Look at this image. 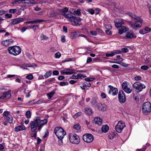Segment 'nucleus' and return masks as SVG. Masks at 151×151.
<instances>
[{"instance_id": "f257e3e1", "label": "nucleus", "mask_w": 151, "mask_h": 151, "mask_svg": "<svg viewBox=\"0 0 151 151\" xmlns=\"http://www.w3.org/2000/svg\"><path fill=\"white\" fill-rule=\"evenodd\" d=\"M55 133L58 138L60 140L62 143L63 142V139L66 134V132L61 127H56L54 130Z\"/></svg>"}, {"instance_id": "f03ea898", "label": "nucleus", "mask_w": 151, "mask_h": 151, "mask_svg": "<svg viewBox=\"0 0 151 151\" xmlns=\"http://www.w3.org/2000/svg\"><path fill=\"white\" fill-rule=\"evenodd\" d=\"M8 50L11 55L17 56L21 53L22 49L20 47L14 45L9 47Z\"/></svg>"}, {"instance_id": "7ed1b4c3", "label": "nucleus", "mask_w": 151, "mask_h": 151, "mask_svg": "<svg viewBox=\"0 0 151 151\" xmlns=\"http://www.w3.org/2000/svg\"><path fill=\"white\" fill-rule=\"evenodd\" d=\"M142 112L145 114H147L151 111V104L150 102L147 101L143 103L142 108Z\"/></svg>"}, {"instance_id": "20e7f679", "label": "nucleus", "mask_w": 151, "mask_h": 151, "mask_svg": "<svg viewBox=\"0 0 151 151\" xmlns=\"http://www.w3.org/2000/svg\"><path fill=\"white\" fill-rule=\"evenodd\" d=\"M69 139L72 143L78 144L80 142V138L79 136L76 134L70 133L69 135Z\"/></svg>"}, {"instance_id": "39448f33", "label": "nucleus", "mask_w": 151, "mask_h": 151, "mask_svg": "<svg viewBox=\"0 0 151 151\" xmlns=\"http://www.w3.org/2000/svg\"><path fill=\"white\" fill-rule=\"evenodd\" d=\"M133 87L137 93L141 91L142 89L146 88L145 86L139 82H136L133 85Z\"/></svg>"}, {"instance_id": "423d86ee", "label": "nucleus", "mask_w": 151, "mask_h": 151, "mask_svg": "<svg viewBox=\"0 0 151 151\" xmlns=\"http://www.w3.org/2000/svg\"><path fill=\"white\" fill-rule=\"evenodd\" d=\"M143 19L141 18L137 20L134 24H133L132 22L130 21L129 22V24L132 28L135 29L137 28L141 27L142 26Z\"/></svg>"}, {"instance_id": "0eeeda50", "label": "nucleus", "mask_w": 151, "mask_h": 151, "mask_svg": "<svg viewBox=\"0 0 151 151\" xmlns=\"http://www.w3.org/2000/svg\"><path fill=\"white\" fill-rule=\"evenodd\" d=\"M125 127V125L124 122L120 121L118 122L117 124L115 127V129L117 132L121 133Z\"/></svg>"}, {"instance_id": "6e6552de", "label": "nucleus", "mask_w": 151, "mask_h": 151, "mask_svg": "<svg viewBox=\"0 0 151 151\" xmlns=\"http://www.w3.org/2000/svg\"><path fill=\"white\" fill-rule=\"evenodd\" d=\"M83 140L87 143H90L94 139V137L92 135L89 133L85 134L83 136Z\"/></svg>"}, {"instance_id": "1a4fd4ad", "label": "nucleus", "mask_w": 151, "mask_h": 151, "mask_svg": "<svg viewBox=\"0 0 151 151\" xmlns=\"http://www.w3.org/2000/svg\"><path fill=\"white\" fill-rule=\"evenodd\" d=\"M81 19L79 17H76L75 15L72 20L69 22L74 26L80 25L81 24Z\"/></svg>"}, {"instance_id": "9d476101", "label": "nucleus", "mask_w": 151, "mask_h": 151, "mask_svg": "<svg viewBox=\"0 0 151 151\" xmlns=\"http://www.w3.org/2000/svg\"><path fill=\"white\" fill-rule=\"evenodd\" d=\"M118 99L121 103H124L126 101V97L124 93L122 90L119 91L118 93Z\"/></svg>"}, {"instance_id": "9b49d317", "label": "nucleus", "mask_w": 151, "mask_h": 151, "mask_svg": "<svg viewBox=\"0 0 151 151\" xmlns=\"http://www.w3.org/2000/svg\"><path fill=\"white\" fill-rule=\"evenodd\" d=\"M29 126L31 127V131L32 132H34L37 130V128L38 129L39 123L38 122H37L36 121H32L30 122Z\"/></svg>"}, {"instance_id": "f8f14e48", "label": "nucleus", "mask_w": 151, "mask_h": 151, "mask_svg": "<svg viewBox=\"0 0 151 151\" xmlns=\"http://www.w3.org/2000/svg\"><path fill=\"white\" fill-rule=\"evenodd\" d=\"M122 88L124 91L128 93H130L132 91V88L131 86L128 87L127 82H124L122 84Z\"/></svg>"}, {"instance_id": "ddd939ff", "label": "nucleus", "mask_w": 151, "mask_h": 151, "mask_svg": "<svg viewBox=\"0 0 151 151\" xmlns=\"http://www.w3.org/2000/svg\"><path fill=\"white\" fill-rule=\"evenodd\" d=\"M136 37V36L134 33L133 31L130 30L126 33L124 38V39L135 38Z\"/></svg>"}, {"instance_id": "4468645a", "label": "nucleus", "mask_w": 151, "mask_h": 151, "mask_svg": "<svg viewBox=\"0 0 151 151\" xmlns=\"http://www.w3.org/2000/svg\"><path fill=\"white\" fill-rule=\"evenodd\" d=\"M11 90H9L3 93V95L0 97V99H3L5 98H9L11 97Z\"/></svg>"}, {"instance_id": "2eb2a0df", "label": "nucleus", "mask_w": 151, "mask_h": 151, "mask_svg": "<svg viewBox=\"0 0 151 151\" xmlns=\"http://www.w3.org/2000/svg\"><path fill=\"white\" fill-rule=\"evenodd\" d=\"M108 87L110 88V91L109 92V93H111L112 92V94L113 96H115L117 94L118 90L116 88H114L111 85H109Z\"/></svg>"}, {"instance_id": "dca6fc26", "label": "nucleus", "mask_w": 151, "mask_h": 151, "mask_svg": "<svg viewBox=\"0 0 151 151\" xmlns=\"http://www.w3.org/2000/svg\"><path fill=\"white\" fill-rule=\"evenodd\" d=\"M75 15L72 12H70L69 13L68 12L66 14H65L64 16L67 19V20L70 22L71 21V20H72V19L74 17V16Z\"/></svg>"}, {"instance_id": "f3484780", "label": "nucleus", "mask_w": 151, "mask_h": 151, "mask_svg": "<svg viewBox=\"0 0 151 151\" xmlns=\"http://www.w3.org/2000/svg\"><path fill=\"white\" fill-rule=\"evenodd\" d=\"M24 19L23 18H16L13 19V21L11 22V24L14 25L18 24L23 21Z\"/></svg>"}, {"instance_id": "a211bd4d", "label": "nucleus", "mask_w": 151, "mask_h": 151, "mask_svg": "<svg viewBox=\"0 0 151 151\" xmlns=\"http://www.w3.org/2000/svg\"><path fill=\"white\" fill-rule=\"evenodd\" d=\"M102 119L99 117H96L94 119L93 123L101 125L102 124Z\"/></svg>"}, {"instance_id": "6ab92c4d", "label": "nucleus", "mask_w": 151, "mask_h": 151, "mask_svg": "<svg viewBox=\"0 0 151 151\" xmlns=\"http://www.w3.org/2000/svg\"><path fill=\"white\" fill-rule=\"evenodd\" d=\"M47 122V119H44L40 120L39 123V127H38V130L40 131V129L42 128V126L45 124H46Z\"/></svg>"}, {"instance_id": "aec40b11", "label": "nucleus", "mask_w": 151, "mask_h": 151, "mask_svg": "<svg viewBox=\"0 0 151 151\" xmlns=\"http://www.w3.org/2000/svg\"><path fill=\"white\" fill-rule=\"evenodd\" d=\"M70 35L72 37L71 38L72 39H74L75 37H76L77 36H81L86 38V39L88 40L87 37L84 35H80L78 36L77 34V33L76 32H74L70 34Z\"/></svg>"}, {"instance_id": "412c9836", "label": "nucleus", "mask_w": 151, "mask_h": 151, "mask_svg": "<svg viewBox=\"0 0 151 151\" xmlns=\"http://www.w3.org/2000/svg\"><path fill=\"white\" fill-rule=\"evenodd\" d=\"M129 30V29L124 26L121 27V29L119 30V33L120 35H122L123 32H125Z\"/></svg>"}, {"instance_id": "4be33fe9", "label": "nucleus", "mask_w": 151, "mask_h": 151, "mask_svg": "<svg viewBox=\"0 0 151 151\" xmlns=\"http://www.w3.org/2000/svg\"><path fill=\"white\" fill-rule=\"evenodd\" d=\"M26 127L24 125H19L16 127L15 128V131L16 132H19L25 129Z\"/></svg>"}, {"instance_id": "5701e85b", "label": "nucleus", "mask_w": 151, "mask_h": 151, "mask_svg": "<svg viewBox=\"0 0 151 151\" xmlns=\"http://www.w3.org/2000/svg\"><path fill=\"white\" fill-rule=\"evenodd\" d=\"M129 15L132 17V18L134 19L136 21L138 20L139 19H141L140 17L134 14H132V13H130Z\"/></svg>"}, {"instance_id": "b1692460", "label": "nucleus", "mask_w": 151, "mask_h": 151, "mask_svg": "<svg viewBox=\"0 0 151 151\" xmlns=\"http://www.w3.org/2000/svg\"><path fill=\"white\" fill-rule=\"evenodd\" d=\"M109 129V127L107 125H103L101 128V130L103 132L106 133Z\"/></svg>"}, {"instance_id": "393cba45", "label": "nucleus", "mask_w": 151, "mask_h": 151, "mask_svg": "<svg viewBox=\"0 0 151 151\" xmlns=\"http://www.w3.org/2000/svg\"><path fill=\"white\" fill-rule=\"evenodd\" d=\"M97 106L99 110L104 111L105 109V107L101 103H99L97 104Z\"/></svg>"}, {"instance_id": "a878e982", "label": "nucleus", "mask_w": 151, "mask_h": 151, "mask_svg": "<svg viewBox=\"0 0 151 151\" xmlns=\"http://www.w3.org/2000/svg\"><path fill=\"white\" fill-rule=\"evenodd\" d=\"M85 113L88 115H90L92 113L93 111L92 109L89 108L87 107L85 109Z\"/></svg>"}, {"instance_id": "bb28decb", "label": "nucleus", "mask_w": 151, "mask_h": 151, "mask_svg": "<svg viewBox=\"0 0 151 151\" xmlns=\"http://www.w3.org/2000/svg\"><path fill=\"white\" fill-rule=\"evenodd\" d=\"M68 8L65 7L62 9L61 11V14L64 16L68 12Z\"/></svg>"}, {"instance_id": "cd10ccee", "label": "nucleus", "mask_w": 151, "mask_h": 151, "mask_svg": "<svg viewBox=\"0 0 151 151\" xmlns=\"http://www.w3.org/2000/svg\"><path fill=\"white\" fill-rule=\"evenodd\" d=\"M55 93L54 91H52L51 92L47 93L46 94L47 96L48 97V99H50L53 96Z\"/></svg>"}, {"instance_id": "c85d7f7f", "label": "nucleus", "mask_w": 151, "mask_h": 151, "mask_svg": "<svg viewBox=\"0 0 151 151\" xmlns=\"http://www.w3.org/2000/svg\"><path fill=\"white\" fill-rule=\"evenodd\" d=\"M29 1L30 2H29V4H32V5L34 4H42L43 3L41 1H40L38 2H36L34 0H29Z\"/></svg>"}, {"instance_id": "c756f323", "label": "nucleus", "mask_w": 151, "mask_h": 151, "mask_svg": "<svg viewBox=\"0 0 151 151\" xmlns=\"http://www.w3.org/2000/svg\"><path fill=\"white\" fill-rule=\"evenodd\" d=\"M116 133L115 132L111 133L109 136V137L110 139H112L115 136Z\"/></svg>"}, {"instance_id": "7c9ffc66", "label": "nucleus", "mask_w": 151, "mask_h": 151, "mask_svg": "<svg viewBox=\"0 0 151 151\" xmlns=\"http://www.w3.org/2000/svg\"><path fill=\"white\" fill-rule=\"evenodd\" d=\"M45 21L42 19H36L33 21H32V24H36L40 23L42 22H44Z\"/></svg>"}, {"instance_id": "2f4dec72", "label": "nucleus", "mask_w": 151, "mask_h": 151, "mask_svg": "<svg viewBox=\"0 0 151 151\" xmlns=\"http://www.w3.org/2000/svg\"><path fill=\"white\" fill-rule=\"evenodd\" d=\"M65 71H67L68 73H69V74H71L75 73V70H72L68 68L65 69L64 70Z\"/></svg>"}, {"instance_id": "473e14b6", "label": "nucleus", "mask_w": 151, "mask_h": 151, "mask_svg": "<svg viewBox=\"0 0 151 151\" xmlns=\"http://www.w3.org/2000/svg\"><path fill=\"white\" fill-rule=\"evenodd\" d=\"M114 23L115 26L117 28L122 27V24H123L122 22L120 21L114 22Z\"/></svg>"}, {"instance_id": "72a5a7b5", "label": "nucleus", "mask_w": 151, "mask_h": 151, "mask_svg": "<svg viewBox=\"0 0 151 151\" xmlns=\"http://www.w3.org/2000/svg\"><path fill=\"white\" fill-rule=\"evenodd\" d=\"M6 120L10 124L12 123L13 122V117L10 116L7 117Z\"/></svg>"}, {"instance_id": "f704fd0d", "label": "nucleus", "mask_w": 151, "mask_h": 151, "mask_svg": "<svg viewBox=\"0 0 151 151\" xmlns=\"http://www.w3.org/2000/svg\"><path fill=\"white\" fill-rule=\"evenodd\" d=\"M76 77L77 79H80L82 78V77L84 78H86V76L85 75H83L82 74L78 73Z\"/></svg>"}, {"instance_id": "c9c22d12", "label": "nucleus", "mask_w": 151, "mask_h": 151, "mask_svg": "<svg viewBox=\"0 0 151 151\" xmlns=\"http://www.w3.org/2000/svg\"><path fill=\"white\" fill-rule=\"evenodd\" d=\"M2 45L4 46H9V43L6 40L3 41L1 42Z\"/></svg>"}, {"instance_id": "e433bc0d", "label": "nucleus", "mask_w": 151, "mask_h": 151, "mask_svg": "<svg viewBox=\"0 0 151 151\" xmlns=\"http://www.w3.org/2000/svg\"><path fill=\"white\" fill-rule=\"evenodd\" d=\"M81 115V113L79 111L75 115L73 116V118L74 119H76L77 117L80 116Z\"/></svg>"}, {"instance_id": "4c0bfd02", "label": "nucleus", "mask_w": 151, "mask_h": 151, "mask_svg": "<svg viewBox=\"0 0 151 151\" xmlns=\"http://www.w3.org/2000/svg\"><path fill=\"white\" fill-rule=\"evenodd\" d=\"M75 60V58H68L66 59L65 60H63L62 62L63 63L65 62L74 61V60Z\"/></svg>"}, {"instance_id": "58836bf2", "label": "nucleus", "mask_w": 151, "mask_h": 151, "mask_svg": "<svg viewBox=\"0 0 151 151\" xmlns=\"http://www.w3.org/2000/svg\"><path fill=\"white\" fill-rule=\"evenodd\" d=\"M52 74V72L51 71H49L47 72L45 75L44 77L45 78H48Z\"/></svg>"}, {"instance_id": "ea45409f", "label": "nucleus", "mask_w": 151, "mask_h": 151, "mask_svg": "<svg viewBox=\"0 0 151 151\" xmlns=\"http://www.w3.org/2000/svg\"><path fill=\"white\" fill-rule=\"evenodd\" d=\"M26 116L28 119H29L31 118V112L30 111H28L26 112Z\"/></svg>"}, {"instance_id": "a19ab883", "label": "nucleus", "mask_w": 151, "mask_h": 151, "mask_svg": "<svg viewBox=\"0 0 151 151\" xmlns=\"http://www.w3.org/2000/svg\"><path fill=\"white\" fill-rule=\"evenodd\" d=\"M91 103L93 105H96L97 103L96 99L95 98H93Z\"/></svg>"}, {"instance_id": "79ce46f5", "label": "nucleus", "mask_w": 151, "mask_h": 151, "mask_svg": "<svg viewBox=\"0 0 151 151\" xmlns=\"http://www.w3.org/2000/svg\"><path fill=\"white\" fill-rule=\"evenodd\" d=\"M95 78H88L85 79V80L87 81H94Z\"/></svg>"}, {"instance_id": "37998d69", "label": "nucleus", "mask_w": 151, "mask_h": 151, "mask_svg": "<svg viewBox=\"0 0 151 151\" xmlns=\"http://www.w3.org/2000/svg\"><path fill=\"white\" fill-rule=\"evenodd\" d=\"M10 112L9 111H5L3 113V115L4 116H5L7 118V117L10 114Z\"/></svg>"}, {"instance_id": "c03bdc74", "label": "nucleus", "mask_w": 151, "mask_h": 151, "mask_svg": "<svg viewBox=\"0 0 151 151\" xmlns=\"http://www.w3.org/2000/svg\"><path fill=\"white\" fill-rule=\"evenodd\" d=\"M68 83L67 82H60V85L61 86H63L65 85H68Z\"/></svg>"}, {"instance_id": "a18cd8bd", "label": "nucleus", "mask_w": 151, "mask_h": 151, "mask_svg": "<svg viewBox=\"0 0 151 151\" xmlns=\"http://www.w3.org/2000/svg\"><path fill=\"white\" fill-rule=\"evenodd\" d=\"M114 55L113 51L111 52V53H106V56L107 57H112Z\"/></svg>"}, {"instance_id": "49530a36", "label": "nucleus", "mask_w": 151, "mask_h": 151, "mask_svg": "<svg viewBox=\"0 0 151 151\" xmlns=\"http://www.w3.org/2000/svg\"><path fill=\"white\" fill-rule=\"evenodd\" d=\"M55 56L56 58H59L61 55L60 53L59 52H57L55 54Z\"/></svg>"}, {"instance_id": "de8ad7c7", "label": "nucleus", "mask_w": 151, "mask_h": 151, "mask_svg": "<svg viewBox=\"0 0 151 151\" xmlns=\"http://www.w3.org/2000/svg\"><path fill=\"white\" fill-rule=\"evenodd\" d=\"M87 11L91 14H94L95 13L94 10L92 9H88Z\"/></svg>"}, {"instance_id": "09e8293b", "label": "nucleus", "mask_w": 151, "mask_h": 151, "mask_svg": "<svg viewBox=\"0 0 151 151\" xmlns=\"http://www.w3.org/2000/svg\"><path fill=\"white\" fill-rule=\"evenodd\" d=\"M121 52H128V49L126 48H124L121 49Z\"/></svg>"}, {"instance_id": "8fccbe9b", "label": "nucleus", "mask_w": 151, "mask_h": 151, "mask_svg": "<svg viewBox=\"0 0 151 151\" xmlns=\"http://www.w3.org/2000/svg\"><path fill=\"white\" fill-rule=\"evenodd\" d=\"M139 33L141 34L144 35L147 33V32H146L144 29L140 30L139 31Z\"/></svg>"}, {"instance_id": "3c124183", "label": "nucleus", "mask_w": 151, "mask_h": 151, "mask_svg": "<svg viewBox=\"0 0 151 151\" xmlns=\"http://www.w3.org/2000/svg\"><path fill=\"white\" fill-rule=\"evenodd\" d=\"M140 68L142 69L146 70L148 69L149 67L147 65H142L141 67Z\"/></svg>"}, {"instance_id": "603ef678", "label": "nucleus", "mask_w": 151, "mask_h": 151, "mask_svg": "<svg viewBox=\"0 0 151 151\" xmlns=\"http://www.w3.org/2000/svg\"><path fill=\"white\" fill-rule=\"evenodd\" d=\"M26 78L29 80H32L33 79V76L32 74H30L27 76L26 77Z\"/></svg>"}, {"instance_id": "864d4df0", "label": "nucleus", "mask_w": 151, "mask_h": 151, "mask_svg": "<svg viewBox=\"0 0 151 151\" xmlns=\"http://www.w3.org/2000/svg\"><path fill=\"white\" fill-rule=\"evenodd\" d=\"M5 17L6 19L10 18L12 17V14H5Z\"/></svg>"}, {"instance_id": "5fc2aeb1", "label": "nucleus", "mask_w": 151, "mask_h": 151, "mask_svg": "<svg viewBox=\"0 0 151 151\" xmlns=\"http://www.w3.org/2000/svg\"><path fill=\"white\" fill-rule=\"evenodd\" d=\"M74 12L78 16L81 15L80 10L79 9H77L76 11H75Z\"/></svg>"}, {"instance_id": "6e6d98bb", "label": "nucleus", "mask_w": 151, "mask_h": 151, "mask_svg": "<svg viewBox=\"0 0 151 151\" xmlns=\"http://www.w3.org/2000/svg\"><path fill=\"white\" fill-rule=\"evenodd\" d=\"M73 128L77 130H78L80 129V127L78 124H76L73 126Z\"/></svg>"}, {"instance_id": "4d7b16f0", "label": "nucleus", "mask_w": 151, "mask_h": 151, "mask_svg": "<svg viewBox=\"0 0 151 151\" xmlns=\"http://www.w3.org/2000/svg\"><path fill=\"white\" fill-rule=\"evenodd\" d=\"M34 133L31 134V135L32 137H34L35 138L37 136V132L35 131L34 132Z\"/></svg>"}, {"instance_id": "13d9d810", "label": "nucleus", "mask_w": 151, "mask_h": 151, "mask_svg": "<svg viewBox=\"0 0 151 151\" xmlns=\"http://www.w3.org/2000/svg\"><path fill=\"white\" fill-rule=\"evenodd\" d=\"M16 11L17 9H11L9 10V12L12 13H14Z\"/></svg>"}, {"instance_id": "bf43d9fd", "label": "nucleus", "mask_w": 151, "mask_h": 151, "mask_svg": "<svg viewBox=\"0 0 151 151\" xmlns=\"http://www.w3.org/2000/svg\"><path fill=\"white\" fill-rule=\"evenodd\" d=\"M7 41V42L9 43V45L11 44L12 43L14 42V40L12 39H10L9 40H6Z\"/></svg>"}, {"instance_id": "052dcab7", "label": "nucleus", "mask_w": 151, "mask_h": 151, "mask_svg": "<svg viewBox=\"0 0 151 151\" xmlns=\"http://www.w3.org/2000/svg\"><path fill=\"white\" fill-rule=\"evenodd\" d=\"M105 32L108 35H111L112 34V33L111 31H110V29H106V30H105Z\"/></svg>"}, {"instance_id": "680f3d73", "label": "nucleus", "mask_w": 151, "mask_h": 151, "mask_svg": "<svg viewBox=\"0 0 151 151\" xmlns=\"http://www.w3.org/2000/svg\"><path fill=\"white\" fill-rule=\"evenodd\" d=\"M114 53V55L115 54H118V53H122L121 51L119 50H116L114 51L113 52Z\"/></svg>"}, {"instance_id": "e2e57ef3", "label": "nucleus", "mask_w": 151, "mask_h": 151, "mask_svg": "<svg viewBox=\"0 0 151 151\" xmlns=\"http://www.w3.org/2000/svg\"><path fill=\"white\" fill-rule=\"evenodd\" d=\"M40 116H37L36 117V119H35L34 121H36L37 122H39L40 121Z\"/></svg>"}, {"instance_id": "0e129e2a", "label": "nucleus", "mask_w": 151, "mask_h": 151, "mask_svg": "<svg viewBox=\"0 0 151 151\" xmlns=\"http://www.w3.org/2000/svg\"><path fill=\"white\" fill-rule=\"evenodd\" d=\"M106 28L108 29H111L112 28L110 24H107L105 26Z\"/></svg>"}, {"instance_id": "69168bd1", "label": "nucleus", "mask_w": 151, "mask_h": 151, "mask_svg": "<svg viewBox=\"0 0 151 151\" xmlns=\"http://www.w3.org/2000/svg\"><path fill=\"white\" fill-rule=\"evenodd\" d=\"M52 74L54 75H58L59 74V72L58 70L54 71L52 72Z\"/></svg>"}, {"instance_id": "338daca9", "label": "nucleus", "mask_w": 151, "mask_h": 151, "mask_svg": "<svg viewBox=\"0 0 151 151\" xmlns=\"http://www.w3.org/2000/svg\"><path fill=\"white\" fill-rule=\"evenodd\" d=\"M144 29L146 32H147V33L148 32H150L151 31V29L150 28H149L148 27H146Z\"/></svg>"}, {"instance_id": "774afa93", "label": "nucleus", "mask_w": 151, "mask_h": 151, "mask_svg": "<svg viewBox=\"0 0 151 151\" xmlns=\"http://www.w3.org/2000/svg\"><path fill=\"white\" fill-rule=\"evenodd\" d=\"M101 96L102 98L105 99L106 98V94L104 93H101Z\"/></svg>"}]
</instances>
